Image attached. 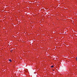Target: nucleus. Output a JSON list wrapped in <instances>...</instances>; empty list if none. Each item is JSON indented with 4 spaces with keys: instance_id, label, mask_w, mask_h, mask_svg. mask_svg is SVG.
<instances>
[{
    "instance_id": "obj_1",
    "label": "nucleus",
    "mask_w": 77,
    "mask_h": 77,
    "mask_svg": "<svg viewBox=\"0 0 77 77\" xmlns=\"http://www.w3.org/2000/svg\"><path fill=\"white\" fill-rule=\"evenodd\" d=\"M9 61H10V62H12V61L11 60V59L9 60Z\"/></svg>"
},
{
    "instance_id": "obj_2",
    "label": "nucleus",
    "mask_w": 77,
    "mask_h": 77,
    "mask_svg": "<svg viewBox=\"0 0 77 77\" xmlns=\"http://www.w3.org/2000/svg\"><path fill=\"white\" fill-rule=\"evenodd\" d=\"M53 67H54V66H53V65L52 66H51V68H53Z\"/></svg>"
}]
</instances>
